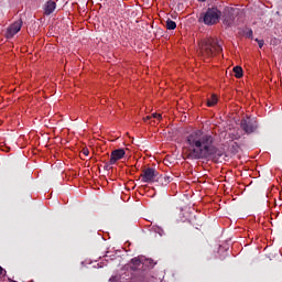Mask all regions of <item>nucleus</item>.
<instances>
[{
	"mask_svg": "<svg viewBox=\"0 0 282 282\" xmlns=\"http://www.w3.org/2000/svg\"><path fill=\"white\" fill-rule=\"evenodd\" d=\"M184 151L191 160H206L217 153L215 138L210 133L196 130L185 138Z\"/></svg>",
	"mask_w": 282,
	"mask_h": 282,
	"instance_id": "obj_1",
	"label": "nucleus"
},
{
	"mask_svg": "<svg viewBox=\"0 0 282 282\" xmlns=\"http://www.w3.org/2000/svg\"><path fill=\"white\" fill-rule=\"evenodd\" d=\"M221 50L219 41L212 37H207L199 43V54L203 58H212L215 54H219Z\"/></svg>",
	"mask_w": 282,
	"mask_h": 282,
	"instance_id": "obj_2",
	"label": "nucleus"
},
{
	"mask_svg": "<svg viewBox=\"0 0 282 282\" xmlns=\"http://www.w3.org/2000/svg\"><path fill=\"white\" fill-rule=\"evenodd\" d=\"M219 17H221V12L217 8L208 9L203 17L204 24L215 25V23H219Z\"/></svg>",
	"mask_w": 282,
	"mask_h": 282,
	"instance_id": "obj_3",
	"label": "nucleus"
},
{
	"mask_svg": "<svg viewBox=\"0 0 282 282\" xmlns=\"http://www.w3.org/2000/svg\"><path fill=\"white\" fill-rule=\"evenodd\" d=\"M141 177H142V182H145V183L155 182V178L158 177V171H155V169L153 167H148L143 170Z\"/></svg>",
	"mask_w": 282,
	"mask_h": 282,
	"instance_id": "obj_4",
	"label": "nucleus"
},
{
	"mask_svg": "<svg viewBox=\"0 0 282 282\" xmlns=\"http://www.w3.org/2000/svg\"><path fill=\"white\" fill-rule=\"evenodd\" d=\"M241 129L246 131V133H254V131L257 130V121L250 118L242 119Z\"/></svg>",
	"mask_w": 282,
	"mask_h": 282,
	"instance_id": "obj_5",
	"label": "nucleus"
},
{
	"mask_svg": "<svg viewBox=\"0 0 282 282\" xmlns=\"http://www.w3.org/2000/svg\"><path fill=\"white\" fill-rule=\"evenodd\" d=\"M21 28H23V21L18 20L13 24H11L7 30V39H12L15 34L21 32Z\"/></svg>",
	"mask_w": 282,
	"mask_h": 282,
	"instance_id": "obj_6",
	"label": "nucleus"
},
{
	"mask_svg": "<svg viewBox=\"0 0 282 282\" xmlns=\"http://www.w3.org/2000/svg\"><path fill=\"white\" fill-rule=\"evenodd\" d=\"M124 155H126L124 149L113 150L110 154L109 164L111 165L116 164V162H119V160H122Z\"/></svg>",
	"mask_w": 282,
	"mask_h": 282,
	"instance_id": "obj_7",
	"label": "nucleus"
},
{
	"mask_svg": "<svg viewBox=\"0 0 282 282\" xmlns=\"http://www.w3.org/2000/svg\"><path fill=\"white\" fill-rule=\"evenodd\" d=\"M143 120H144V122H149V120H150V124L153 126V124H155V120H158V122H160V120H162V116L158 112H154L151 116H147L145 118H143Z\"/></svg>",
	"mask_w": 282,
	"mask_h": 282,
	"instance_id": "obj_8",
	"label": "nucleus"
},
{
	"mask_svg": "<svg viewBox=\"0 0 282 282\" xmlns=\"http://www.w3.org/2000/svg\"><path fill=\"white\" fill-rule=\"evenodd\" d=\"M54 10H56V2H54V1L46 2L45 14H52V12H54Z\"/></svg>",
	"mask_w": 282,
	"mask_h": 282,
	"instance_id": "obj_9",
	"label": "nucleus"
},
{
	"mask_svg": "<svg viewBox=\"0 0 282 282\" xmlns=\"http://www.w3.org/2000/svg\"><path fill=\"white\" fill-rule=\"evenodd\" d=\"M143 261L144 259H140V258L132 259L133 270H140V267L142 265V263H144Z\"/></svg>",
	"mask_w": 282,
	"mask_h": 282,
	"instance_id": "obj_10",
	"label": "nucleus"
},
{
	"mask_svg": "<svg viewBox=\"0 0 282 282\" xmlns=\"http://www.w3.org/2000/svg\"><path fill=\"white\" fill-rule=\"evenodd\" d=\"M234 74L236 78H241V76H243V68H241V66H235Z\"/></svg>",
	"mask_w": 282,
	"mask_h": 282,
	"instance_id": "obj_11",
	"label": "nucleus"
},
{
	"mask_svg": "<svg viewBox=\"0 0 282 282\" xmlns=\"http://www.w3.org/2000/svg\"><path fill=\"white\" fill-rule=\"evenodd\" d=\"M218 102L217 95H212L209 99H207V107H215Z\"/></svg>",
	"mask_w": 282,
	"mask_h": 282,
	"instance_id": "obj_12",
	"label": "nucleus"
},
{
	"mask_svg": "<svg viewBox=\"0 0 282 282\" xmlns=\"http://www.w3.org/2000/svg\"><path fill=\"white\" fill-rule=\"evenodd\" d=\"M166 28H167V30H175V28H177V24L175 23V21L167 20Z\"/></svg>",
	"mask_w": 282,
	"mask_h": 282,
	"instance_id": "obj_13",
	"label": "nucleus"
},
{
	"mask_svg": "<svg viewBox=\"0 0 282 282\" xmlns=\"http://www.w3.org/2000/svg\"><path fill=\"white\" fill-rule=\"evenodd\" d=\"M234 18L232 17H226L225 18V24L226 25H232Z\"/></svg>",
	"mask_w": 282,
	"mask_h": 282,
	"instance_id": "obj_14",
	"label": "nucleus"
},
{
	"mask_svg": "<svg viewBox=\"0 0 282 282\" xmlns=\"http://www.w3.org/2000/svg\"><path fill=\"white\" fill-rule=\"evenodd\" d=\"M154 232H158V235H160L162 237V235H164V230L160 227L154 228Z\"/></svg>",
	"mask_w": 282,
	"mask_h": 282,
	"instance_id": "obj_15",
	"label": "nucleus"
},
{
	"mask_svg": "<svg viewBox=\"0 0 282 282\" xmlns=\"http://www.w3.org/2000/svg\"><path fill=\"white\" fill-rule=\"evenodd\" d=\"M257 41V43H258V45H259V47L261 48V47H263V40H256Z\"/></svg>",
	"mask_w": 282,
	"mask_h": 282,
	"instance_id": "obj_16",
	"label": "nucleus"
},
{
	"mask_svg": "<svg viewBox=\"0 0 282 282\" xmlns=\"http://www.w3.org/2000/svg\"><path fill=\"white\" fill-rule=\"evenodd\" d=\"M82 153H83V155H89V150L84 149V150L82 151Z\"/></svg>",
	"mask_w": 282,
	"mask_h": 282,
	"instance_id": "obj_17",
	"label": "nucleus"
},
{
	"mask_svg": "<svg viewBox=\"0 0 282 282\" xmlns=\"http://www.w3.org/2000/svg\"><path fill=\"white\" fill-rule=\"evenodd\" d=\"M0 274H3V268L0 267Z\"/></svg>",
	"mask_w": 282,
	"mask_h": 282,
	"instance_id": "obj_18",
	"label": "nucleus"
},
{
	"mask_svg": "<svg viewBox=\"0 0 282 282\" xmlns=\"http://www.w3.org/2000/svg\"><path fill=\"white\" fill-rule=\"evenodd\" d=\"M145 263H151V260H145Z\"/></svg>",
	"mask_w": 282,
	"mask_h": 282,
	"instance_id": "obj_19",
	"label": "nucleus"
},
{
	"mask_svg": "<svg viewBox=\"0 0 282 282\" xmlns=\"http://www.w3.org/2000/svg\"><path fill=\"white\" fill-rule=\"evenodd\" d=\"M198 1H202V2H204V1H206V0H198Z\"/></svg>",
	"mask_w": 282,
	"mask_h": 282,
	"instance_id": "obj_20",
	"label": "nucleus"
}]
</instances>
